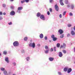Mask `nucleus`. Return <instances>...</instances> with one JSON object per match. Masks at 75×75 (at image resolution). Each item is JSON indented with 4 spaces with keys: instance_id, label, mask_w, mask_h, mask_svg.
I'll return each instance as SVG.
<instances>
[{
    "instance_id": "49",
    "label": "nucleus",
    "mask_w": 75,
    "mask_h": 75,
    "mask_svg": "<svg viewBox=\"0 0 75 75\" xmlns=\"http://www.w3.org/2000/svg\"><path fill=\"white\" fill-rule=\"evenodd\" d=\"M50 12H52V9H51V8H50Z\"/></svg>"
},
{
    "instance_id": "59",
    "label": "nucleus",
    "mask_w": 75,
    "mask_h": 75,
    "mask_svg": "<svg viewBox=\"0 0 75 75\" xmlns=\"http://www.w3.org/2000/svg\"><path fill=\"white\" fill-rule=\"evenodd\" d=\"M1 75V73L0 72V75Z\"/></svg>"
},
{
    "instance_id": "61",
    "label": "nucleus",
    "mask_w": 75,
    "mask_h": 75,
    "mask_svg": "<svg viewBox=\"0 0 75 75\" xmlns=\"http://www.w3.org/2000/svg\"><path fill=\"white\" fill-rule=\"evenodd\" d=\"M30 0H30H32V1H33V0Z\"/></svg>"
},
{
    "instance_id": "35",
    "label": "nucleus",
    "mask_w": 75,
    "mask_h": 75,
    "mask_svg": "<svg viewBox=\"0 0 75 75\" xmlns=\"http://www.w3.org/2000/svg\"><path fill=\"white\" fill-rule=\"evenodd\" d=\"M66 11H65L63 13V16H65V15L66 14Z\"/></svg>"
},
{
    "instance_id": "1",
    "label": "nucleus",
    "mask_w": 75,
    "mask_h": 75,
    "mask_svg": "<svg viewBox=\"0 0 75 75\" xmlns=\"http://www.w3.org/2000/svg\"><path fill=\"white\" fill-rule=\"evenodd\" d=\"M45 50H44L45 53V54H48L49 53V51L50 50L48 49V46L47 45H45Z\"/></svg>"
},
{
    "instance_id": "44",
    "label": "nucleus",
    "mask_w": 75,
    "mask_h": 75,
    "mask_svg": "<svg viewBox=\"0 0 75 75\" xmlns=\"http://www.w3.org/2000/svg\"><path fill=\"white\" fill-rule=\"evenodd\" d=\"M47 15H48L50 14V12L49 11H48L47 12Z\"/></svg>"
},
{
    "instance_id": "52",
    "label": "nucleus",
    "mask_w": 75,
    "mask_h": 75,
    "mask_svg": "<svg viewBox=\"0 0 75 75\" xmlns=\"http://www.w3.org/2000/svg\"><path fill=\"white\" fill-rule=\"evenodd\" d=\"M24 2H25V1H21V3H23Z\"/></svg>"
},
{
    "instance_id": "3",
    "label": "nucleus",
    "mask_w": 75,
    "mask_h": 75,
    "mask_svg": "<svg viewBox=\"0 0 75 75\" xmlns=\"http://www.w3.org/2000/svg\"><path fill=\"white\" fill-rule=\"evenodd\" d=\"M13 45L14 47H18L19 45V43L17 41H15L13 42Z\"/></svg>"
},
{
    "instance_id": "9",
    "label": "nucleus",
    "mask_w": 75,
    "mask_h": 75,
    "mask_svg": "<svg viewBox=\"0 0 75 75\" xmlns=\"http://www.w3.org/2000/svg\"><path fill=\"white\" fill-rule=\"evenodd\" d=\"M54 8H55L56 10V11H58V10H59V7H58V6H57V5H55V6Z\"/></svg>"
},
{
    "instance_id": "11",
    "label": "nucleus",
    "mask_w": 75,
    "mask_h": 75,
    "mask_svg": "<svg viewBox=\"0 0 75 75\" xmlns=\"http://www.w3.org/2000/svg\"><path fill=\"white\" fill-rule=\"evenodd\" d=\"M58 32L60 34H63V33H64V31H63L61 29L59 30L58 31Z\"/></svg>"
},
{
    "instance_id": "38",
    "label": "nucleus",
    "mask_w": 75,
    "mask_h": 75,
    "mask_svg": "<svg viewBox=\"0 0 75 75\" xmlns=\"http://www.w3.org/2000/svg\"><path fill=\"white\" fill-rule=\"evenodd\" d=\"M8 24L9 25H12V23L11 22H10V23H8Z\"/></svg>"
},
{
    "instance_id": "22",
    "label": "nucleus",
    "mask_w": 75,
    "mask_h": 75,
    "mask_svg": "<svg viewBox=\"0 0 75 75\" xmlns=\"http://www.w3.org/2000/svg\"><path fill=\"white\" fill-rule=\"evenodd\" d=\"M24 40L25 41H27L28 40V37H25L24 38Z\"/></svg>"
},
{
    "instance_id": "2",
    "label": "nucleus",
    "mask_w": 75,
    "mask_h": 75,
    "mask_svg": "<svg viewBox=\"0 0 75 75\" xmlns=\"http://www.w3.org/2000/svg\"><path fill=\"white\" fill-rule=\"evenodd\" d=\"M29 47H32L33 48H35V43L34 42H30L29 44Z\"/></svg>"
},
{
    "instance_id": "16",
    "label": "nucleus",
    "mask_w": 75,
    "mask_h": 75,
    "mask_svg": "<svg viewBox=\"0 0 75 75\" xmlns=\"http://www.w3.org/2000/svg\"><path fill=\"white\" fill-rule=\"evenodd\" d=\"M25 59L27 61H29L30 59V57H27Z\"/></svg>"
},
{
    "instance_id": "42",
    "label": "nucleus",
    "mask_w": 75,
    "mask_h": 75,
    "mask_svg": "<svg viewBox=\"0 0 75 75\" xmlns=\"http://www.w3.org/2000/svg\"><path fill=\"white\" fill-rule=\"evenodd\" d=\"M53 1H54V0H50V3L53 2Z\"/></svg>"
},
{
    "instance_id": "28",
    "label": "nucleus",
    "mask_w": 75,
    "mask_h": 75,
    "mask_svg": "<svg viewBox=\"0 0 75 75\" xmlns=\"http://www.w3.org/2000/svg\"><path fill=\"white\" fill-rule=\"evenodd\" d=\"M64 2L65 4H68V0H65L64 1Z\"/></svg>"
},
{
    "instance_id": "54",
    "label": "nucleus",
    "mask_w": 75,
    "mask_h": 75,
    "mask_svg": "<svg viewBox=\"0 0 75 75\" xmlns=\"http://www.w3.org/2000/svg\"><path fill=\"white\" fill-rule=\"evenodd\" d=\"M11 8H13V6H11Z\"/></svg>"
},
{
    "instance_id": "10",
    "label": "nucleus",
    "mask_w": 75,
    "mask_h": 75,
    "mask_svg": "<svg viewBox=\"0 0 75 75\" xmlns=\"http://www.w3.org/2000/svg\"><path fill=\"white\" fill-rule=\"evenodd\" d=\"M10 14L11 16H14L15 15V12L13 11H11Z\"/></svg>"
},
{
    "instance_id": "34",
    "label": "nucleus",
    "mask_w": 75,
    "mask_h": 75,
    "mask_svg": "<svg viewBox=\"0 0 75 75\" xmlns=\"http://www.w3.org/2000/svg\"><path fill=\"white\" fill-rule=\"evenodd\" d=\"M63 53H64V54H66V52H67L66 51V50H63Z\"/></svg>"
},
{
    "instance_id": "20",
    "label": "nucleus",
    "mask_w": 75,
    "mask_h": 75,
    "mask_svg": "<svg viewBox=\"0 0 75 75\" xmlns=\"http://www.w3.org/2000/svg\"><path fill=\"white\" fill-rule=\"evenodd\" d=\"M54 58L52 57H50L49 58V59L50 61H53L54 60Z\"/></svg>"
},
{
    "instance_id": "19",
    "label": "nucleus",
    "mask_w": 75,
    "mask_h": 75,
    "mask_svg": "<svg viewBox=\"0 0 75 75\" xmlns=\"http://www.w3.org/2000/svg\"><path fill=\"white\" fill-rule=\"evenodd\" d=\"M68 68L65 67L64 69V72H66V71H68Z\"/></svg>"
},
{
    "instance_id": "5",
    "label": "nucleus",
    "mask_w": 75,
    "mask_h": 75,
    "mask_svg": "<svg viewBox=\"0 0 75 75\" xmlns=\"http://www.w3.org/2000/svg\"><path fill=\"white\" fill-rule=\"evenodd\" d=\"M40 18L41 20L43 21H45V16H44V15H41L40 16Z\"/></svg>"
},
{
    "instance_id": "15",
    "label": "nucleus",
    "mask_w": 75,
    "mask_h": 75,
    "mask_svg": "<svg viewBox=\"0 0 75 75\" xmlns=\"http://www.w3.org/2000/svg\"><path fill=\"white\" fill-rule=\"evenodd\" d=\"M59 56L60 57H62L63 56L62 53L61 52H59Z\"/></svg>"
},
{
    "instance_id": "25",
    "label": "nucleus",
    "mask_w": 75,
    "mask_h": 75,
    "mask_svg": "<svg viewBox=\"0 0 75 75\" xmlns=\"http://www.w3.org/2000/svg\"><path fill=\"white\" fill-rule=\"evenodd\" d=\"M71 8L72 10H73L74 8V5L73 4H71Z\"/></svg>"
},
{
    "instance_id": "26",
    "label": "nucleus",
    "mask_w": 75,
    "mask_h": 75,
    "mask_svg": "<svg viewBox=\"0 0 75 75\" xmlns=\"http://www.w3.org/2000/svg\"><path fill=\"white\" fill-rule=\"evenodd\" d=\"M3 53L4 55H6L7 54V52L6 51H4L3 52Z\"/></svg>"
},
{
    "instance_id": "58",
    "label": "nucleus",
    "mask_w": 75,
    "mask_h": 75,
    "mask_svg": "<svg viewBox=\"0 0 75 75\" xmlns=\"http://www.w3.org/2000/svg\"><path fill=\"white\" fill-rule=\"evenodd\" d=\"M74 49V52H75V47Z\"/></svg>"
},
{
    "instance_id": "13",
    "label": "nucleus",
    "mask_w": 75,
    "mask_h": 75,
    "mask_svg": "<svg viewBox=\"0 0 75 75\" xmlns=\"http://www.w3.org/2000/svg\"><path fill=\"white\" fill-rule=\"evenodd\" d=\"M39 37L40 38H43V37H44V35H43L42 33H41L40 34Z\"/></svg>"
},
{
    "instance_id": "31",
    "label": "nucleus",
    "mask_w": 75,
    "mask_h": 75,
    "mask_svg": "<svg viewBox=\"0 0 75 75\" xmlns=\"http://www.w3.org/2000/svg\"><path fill=\"white\" fill-rule=\"evenodd\" d=\"M24 1L26 3H28L29 2V0H25Z\"/></svg>"
},
{
    "instance_id": "30",
    "label": "nucleus",
    "mask_w": 75,
    "mask_h": 75,
    "mask_svg": "<svg viewBox=\"0 0 75 75\" xmlns=\"http://www.w3.org/2000/svg\"><path fill=\"white\" fill-rule=\"evenodd\" d=\"M69 15L70 16H73V14H72V13L71 12L69 13Z\"/></svg>"
},
{
    "instance_id": "27",
    "label": "nucleus",
    "mask_w": 75,
    "mask_h": 75,
    "mask_svg": "<svg viewBox=\"0 0 75 75\" xmlns=\"http://www.w3.org/2000/svg\"><path fill=\"white\" fill-rule=\"evenodd\" d=\"M21 52L22 54H24V53H25V50H21Z\"/></svg>"
},
{
    "instance_id": "45",
    "label": "nucleus",
    "mask_w": 75,
    "mask_h": 75,
    "mask_svg": "<svg viewBox=\"0 0 75 75\" xmlns=\"http://www.w3.org/2000/svg\"><path fill=\"white\" fill-rule=\"evenodd\" d=\"M50 50H51V51L52 52V51H53V48H51L50 49Z\"/></svg>"
},
{
    "instance_id": "8",
    "label": "nucleus",
    "mask_w": 75,
    "mask_h": 75,
    "mask_svg": "<svg viewBox=\"0 0 75 75\" xmlns=\"http://www.w3.org/2000/svg\"><path fill=\"white\" fill-rule=\"evenodd\" d=\"M65 47H66V44L64 43H63V45H61L60 47L61 48H65Z\"/></svg>"
},
{
    "instance_id": "57",
    "label": "nucleus",
    "mask_w": 75,
    "mask_h": 75,
    "mask_svg": "<svg viewBox=\"0 0 75 75\" xmlns=\"http://www.w3.org/2000/svg\"><path fill=\"white\" fill-rule=\"evenodd\" d=\"M1 54L0 53V56H1Z\"/></svg>"
},
{
    "instance_id": "46",
    "label": "nucleus",
    "mask_w": 75,
    "mask_h": 75,
    "mask_svg": "<svg viewBox=\"0 0 75 75\" xmlns=\"http://www.w3.org/2000/svg\"><path fill=\"white\" fill-rule=\"evenodd\" d=\"M3 20V18L0 16V20Z\"/></svg>"
},
{
    "instance_id": "56",
    "label": "nucleus",
    "mask_w": 75,
    "mask_h": 75,
    "mask_svg": "<svg viewBox=\"0 0 75 75\" xmlns=\"http://www.w3.org/2000/svg\"><path fill=\"white\" fill-rule=\"evenodd\" d=\"M11 1H13L14 0H10Z\"/></svg>"
},
{
    "instance_id": "6",
    "label": "nucleus",
    "mask_w": 75,
    "mask_h": 75,
    "mask_svg": "<svg viewBox=\"0 0 75 75\" xmlns=\"http://www.w3.org/2000/svg\"><path fill=\"white\" fill-rule=\"evenodd\" d=\"M51 37L52 38L53 40L54 41H56V40H57V38L55 37V35H51Z\"/></svg>"
},
{
    "instance_id": "40",
    "label": "nucleus",
    "mask_w": 75,
    "mask_h": 75,
    "mask_svg": "<svg viewBox=\"0 0 75 75\" xmlns=\"http://www.w3.org/2000/svg\"><path fill=\"white\" fill-rule=\"evenodd\" d=\"M37 45L38 47H40L41 46V45L40 44H38Z\"/></svg>"
},
{
    "instance_id": "43",
    "label": "nucleus",
    "mask_w": 75,
    "mask_h": 75,
    "mask_svg": "<svg viewBox=\"0 0 75 75\" xmlns=\"http://www.w3.org/2000/svg\"><path fill=\"white\" fill-rule=\"evenodd\" d=\"M59 17L60 18H62V15L61 14H59Z\"/></svg>"
},
{
    "instance_id": "37",
    "label": "nucleus",
    "mask_w": 75,
    "mask_h": 75,
    "mask_svg": "<svg viewBox=\"0 0 75 75\" xmlns=\"http://www.w3.org/2000/svg\"><path fill=\"white\" fill-rule=\"evenodd\" d=\"M71 26H72V25H71V24H69L68 25V27H71Z\"/></svg>"
},
{
    "instance_id": "12",
    "label": "nucleus",
    "mask_w": 75,
    "mask_h": 75,
    "mask_svg": "<svg viewBox=\"0 0 75 75\" xmlns=\"http://www.w3.org/2000/svg\"><path fill=\"white\" fill-rule=\"evenodd\" d=\"M72 71V69L71 68H69L67 70V73L69 74V73H70Z\"/></svg>"
},
{
    "instance_id": "32",
    "label": "nucleus",
    "mask_w": 75,
    "mask_h": 75,
    "mask_svg": "<svg viewBox=\"0 0 75 75\" xmlns=\"http://www.w3.org/2000/svg\"><path fill=\"white\" fill-rule=\"evenodd\" d=\"M6 4H3L2 5V6L3 7H6Z\"/></svg>"
},
{
    "instance_id": "14",
    "label": "nucleus",
    "mask_w": 75,
    "mask_h": 75,
    "mask_svg": "<svg viewBox=\"0 0 75 75\" xmlns=\"http://www.w3.org/2000/svg\"><path fill=\"white\" fill-rule=\"evenodd\" d=\"M4 75H8V73H7V71L6 70H4Z\"/></svg>"
},
{
    "instance_id": "29",
    "label": "nucleus",
    "mask_w": 75,
    "mask_h": 75,
    "mask_svg": "<svg viewBox=\"0 0 75 75\" xmlns=\"http://www.w3.org/2000/svg\"><path fill=\"white\" fill-rule=\"evenodd\" d=\"M59 46H60V44L57 43V48H59Z\"/></svg>"
},
{
    "instance_id": "60",
    "label": "nucleus",
    "mask_w": 75,
    "mask_h": 75,
    "mask_svg": "<svg viewBox=\"0 0 75 75\" xmlns=\"http://www.w3.org/2000/svg\"><path fill=\"white\" fill-rule=\"evenodd\" d=\"M74 64H75V62H74Z\"/></svg>"
},
{
    "instance_id": "53",
    "label": "nucleus",
    "mask_w": 75,
    "mask_h": 75,
    "mask_svg": "<svg viewBox=\"0 0 75 75\" xmlns=\"http://www.w3.org/2000/svg\"><path fill=\"white\" fill-rule=\"evenodd\" d=\"M73 29H74V30H75V26H74V27Z\"/></svg>"
},
{
    "instance_id": "4",
    "label": "nucleus",
    "mask_w": 75,
    "mask_h": 75,
    "mask_svg": "<svg viewBox=\"0 0 75 75\" xmlns=\"http://www.w3.org/2000/svg\"><path fill=\"white\" fill-rule=\"evenodd\" d=\"M23 8L21 7H18V10L17 11V12L18 13H21V10H23Z\"/></svg>"
},
{
    "instance_id": "23",
    "label": "nucleus",
    "mask_w": 75,
    "mask_h": 75,
    "mask_svg": "<svg viewBox=\"0 0 75 75\" xmlns=\"http://www.w3.org/2000/svg\"><path fill=\"white\" fill-rule=\"evenodd\" d=\"M64 37V34H62L60 36V38H63Z\"/></svg>"
},
{
    "instance_id": "41",
    "label": "nucleus",
    "mask_w": 75,
    "mask_h": 75,
    "mask_svg": "<svg viewBox=\"0 0 75 75\" xmlns=\"http://www.w3.org/2000/svg\"><path fill=\"white\" fill-rule=\"evenodd\" d=\"M54 51H55V52H56V47H54Z\"/></svg>"
},
{
    "instance_id": "17",
    "label": "nucleus",
    "mask_w": 75,
    "mask_h": 75,
    "mask_svg": "<svg viewBox=\"0 0 75 75\" xmlns=\"http://www.w3.org/2000/svg\"><path fill=\"white\" fill-rule=\"evenodd\" d=\"M59 2H60V4L62 6H64V3H62V0H60Z\"/></svg>"
},
{
    "instance_id": "21",
    "label": "nucleus",
    "mask_w": 75,
    "mask_h": 75,
    "mask_svg": "<svg viewBox=\"0 0 75 75\" xmlns=\"http://www.w3.org/2000/svg\"><path fill=\"white\" fill-rule=\"evenodd\" d=\"M71 34L72 35H75V32L74 31L72 30L71 31Z\"/></svg>"
},
{
    "instance_id": "62",
    "label": "nucleus",
    "mask_w": 75,
    "mask_h": 75,
    "mask_svg": "<svg viewBox=\"0 0 75 75\" xmlns=\"http://www.w3.org/2000/svg\"><path fill=\"white\" fill-rule=\"evenodd\" d=\"M13 75H16L15 74H13Z\"/></svg>"
},
{
    "instance_id": "55",
    "label": "nucleus",
    "mask_w": 75,
    "mask_h": 75,
    "mask_svg": "<svg viewBox=\"0 0 75 75\" xmlns=\"http://www.w3.org/2000/svg\"><path fill=\"white\" fill-rule=\"evenodd\" d=\"M49 42H51V40H49Z\"/></svg>"
},
{
    "instance_id": "33",
    "label": "nucleus",
    "mask_w": 75,
    "mask_h": 75,
    "mask_svg": "<svg viewBox=\"0 0 75 75\" xmlns=\"http://www.w3.org/2000/svg\"><path fill=\"white\" fill-rule=\"evenodd\" d=\"M13 64L14 66H16V63L15 62H13Z\"/></svg>"
},
{
    "instance_id": "51",
    "label": "nucleus",
    "mask_w": 75,
    "mask_h": 75,
    "mask_svg": "<svg viewBox=\"0 0 75 75\" xmlns=\"http://www.w3.org/2000/svg\"><path fill=\"white\" fill-rule=\"evenodd\" d=\"M67 7H68V8L70 7V5H67Z\"/></svg>"
},
{
    "instance_id": "18",
    "label": "nucleus",
    "mask_w": 75,
    "mask_h": 75,
    "mask_svg": "<svg viewBox=\"0 0 75 75\" xmlns=\"http://www.w3.org/2000/svg\"><path fill=\"white\" fill-rule=\"evenodd\" d=\"M36 16L38 17H39L40 16H41V13L40 12L38 13L37 14Z\"/></svg>"
},
{
    "instance_id": "24",
    "label": "nucleus",
    "mask_w": 75,
    "mask_h": 75,
    "mask_svg": "<svg viewBox=\"0 0 75 75\" xmlns=\"http://www.w3.org/2000/svg\"><path fill=\"white\" fill-rule=\"evenodd\" d=\"M0 69L2 71H5V68H4L1 67L0 68Z\"/></svg>"
},
{
    "instance_id": "50",
    "label": "nucleus",
    "mask_w": 75,
    "mask_h": 75,
    "mask_svg": "<svg viewBox=\"0 0 75 75\" xmlns=\"http://www.w3.org/2000/svg\"><path fill=\"white\" fill-rule=\"evenodd\" d=\"M67 37H69V36H70V34H67Z\"/></svg>"
},
{
    "instance_id": "7",
    "label": "nucleus",
    "mask_w": 75,
    "mask_h": 75,
    "mask_svg": "<svg viewBox=\"0 0 75 75\" xmlns=\"http://www.w3.org/2000/svg\"><path fill=\"white\" fill-rule=\"evenodd\" d=\"M5 61L7 63V64H8L10 62V61L8 59V57H6L5 58Z\"/></svg>"
},
{
    "instance_id": "39",
    "label": "nucleus",
    "mask_w": 75,
    "mask_h": 75,
    "mask_svg": "<svg viewBox=\"0 0 75 75\" xmlns=\"http://www.w3.org/2000/svg\"><path fill=\"white\" fill-rule=\"evenodd\" d=\"M45 40H47V37L46 36H45Z\"/></svg>"
},
{
    "instance_id": "48",
    "label": "nucleus",
    "mask_w": 75,
    "mask_h": 75,
    "mask_svg": "<svg viewBox=\"0 0 75 75\" xmlns=\"http://www.w3.org/2000/svg\"><path fill=\"white\" fill-rule=\"evenodd\" d=\"M3 14L4 16H5L6 14V13H5V12H4L3 13Z\"/></svg>"
},
{
    "instance_id": "36",
    "label": "nucleus",
    "mask_w": 75,
    "mask_h": 75,
    "mask_svg": "<svg viewBox=\"0 0 75 75\" xmlns=\"http://www.w3.org/2000/svg\"><path fill=\"white\" fill-rule=\"evenodd\" d=\"M58 74L59 75H62V73H61V72H59V71L58 72Z\"/></svg>"
},
{
    "instance_id": "47",
    "label": "nucleus",
    "mask_w": 75,
    "mask_h": 75,
    "mask_svg": "<svg viewBox=\"0 0 75 75\" xmlns=\"http://www.w3.org/2000/svg\"><path fill=\"white\" fill-rule=\"evenodd\" d=\"M3 14V13H2V12H0V15H1Z\"/></svg>"
}]
</instances>
